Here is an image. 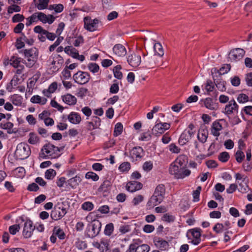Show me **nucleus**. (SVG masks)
<instances>
[{"label":"nucleus","mask_w":252,"mask_h":252,"mask_svg":"<svg viewBox=\"0 0 252 252\" xmlns=\"http://www.w3.org/2000/svg\"><path fill=\"white\" fill-rule=\"evenodd\" d=\"M188 158L184 155H180L169 166V173L177 180H183L189 177L191 170L187 167Z\"/></svg>","instance_id":"nucleus-1"},{"label":"nucleus","mask_w":252,"mask_h":252,"mask_svg":"<svg viewBox=\"0 0 252 252\" xmlns=\"http://www.w3.org/2000/svg\"><path fill=\"white\" fill-rule=\"evenodd\" d=\"M60 156V148L50 143L45 144L41 150L40 157L44 158L55 159Z\"/></svg>","instance_id":"nucleus-2"},{"label":"nucleus","mask_w":252,"mask_h":252,"mask_svg":"<svg viewBox=\"0 0 252 252\" xmlns=\"http://www.w3.org/2000/svg\"><path fill=\"white\" fill-rule=\"evenodd\" d=\"M31 153L30 147L25 143H20L17 146L14 155L16 159L23 160L27 158Z\"/></svg>","instance_id":"nucleus-3"},{"label":"nucleus","mask_w":252,"mask_h":252,"mask_svg":"<svg viewBox=\"0 0 252 252\" xmlns=\"http://www.w3.org/2000/svg\"><path fill=\"white\" fill-rule=\"evenodd\" d=\"M67 209L63 203H58L51 213V217L54 220H60L67 213Z\"/></svg>","instance_id":"nucleus-4"},{"label":"nucleus","mask_w":252,"mask_h":252,"mask_svg":"<svg viewBox=\"0 0 252 252\" xmlns=\"http://www.w3.org/2000/svg\"><path fill=\"white\" fill-rule=\"evenodd\" d=\"M37 20L44 24L47 23L50 25L54 22L55 18L52 15H46L42 12H38L32 14V22Z\"/></svg>","instance_id":"nucleus-5"},{"label":"nucleus","mask_w":252,"mask_h":252,"mask_svg":"<svg viewBox=\"0 0 252 252\" xmlns=\"http://www.w3.org/2000/svg\"><path fill=\"white\" fill-rule=\"evenodd\" d=\"M73 79L78 84L84 85L89 81L90 75L87 72L79 70L73 75Z\"/></svg>","instance_id":"nucleus-6"},{"label":"nucleus","mask_w":252,"mask_h":252,"mask_svg":"<svg viewBox=\"0 0 252 252\" xmlns=\"http://www.w3.org/2000/svg\"><path fill=\"white\" fill-rule=\"evenodd\" d=\"M238 112V105L234 99L228 101L222 111V112L228 116L237 114Z\"/></svg>","instance_id":"nucleus-7"},{"label":"nucleus","mask_w":252,"mask_h":252,"mask_svg":"<svg viewBox=\"0 0 252 252\" xmlns=\"http://www.w3.org/2000/svg\"><path fill=\"white\" fill-rule=\"evenodd\" d=\"M144 64L146 67L151 68H153L155 66H160L162 63H160L159 58L154 55L153 56H149L148 55L143 57Z\"/></svg>","instance_id":"nucleus-8"},{"label":"nucleus","mask_w":252,"mask_h":252,"mask_svg":"<svg viewBox=\"0 0 252 252\" xmlns=\"http://www.w3.org/2000/svg\"><path fill=\"white\" fill-rule=\"evenodd\" d=\"M64 51L66 54L71 56L73 59L79 61L80 62H83L85 59L84 55H79L78 50L72 46H67L65 47Z\"/></svg>","instance_id":"nucleus-9"},{"label":"nucleus","mask_w":252,"mask_h":252,"mask_svg":"<svg viewBox=\"0 0 252 252\" xmlns=\"http://www.w3.org/2000/svg\"><path fill=\"white\" fill-rule=\"evenodd\" d=\"M170 124L168 123H161L156 124L152 129L154 134L158 136L163 133L166 130L170 127Z\"/></svg>","instance_id":"nucleus-10"},{"label":"nucleus","mask_w":252,"mask_h":252,"mask_svg":"<svg viewBox=\"0 0 252 252\" xmlns=\"http://www.w3.org/2000/svg\"><path fill=\"white\" fill-rule=\"evenodd\" d=\"M127 62L132 67L138 66L141 62V56L134 52L129 53L126 57Z\"/></svg>","instance_id":"nucleus-11"},{"label":"nucleus","mask_w":252,"mask_h":252,"mask_svg":"<svg viewBox=\"0 0 252 252\" xmlns=\"http://www.w3.org/2000/svg\"><path fill=\"white\" fill-rule=\"evenodd\" d=\"M84 28L87 31L94 32L97 29L98 20L97 19H92L89 17L84 18Z\"/></svg>","instance_id":"nucleus-12"},{"label":"nucleus","mask_w":252,"mask_h":252,"mask_svg":"<svg viewBox=\"0 0 252 252\" xmlns=\"http://www.w3.org/2000/svg\"><path fill=\"white\" fill-rule=\"evenodd\" d=\"M222 120H216L214 121L211 126L210 132L214 137H216V140L218 139L221 133L222 129V125L220 123Z\"/></svg>","instance_id":"nucleus-13"},{"label":"nucleus","mask_w":252,"mask_h":252,"mask_svg":"<svg viewBox=\"0 0 252 252\" xmlns=\"http://www.w3.org/2000/svg\"><path fill=\"white\" fill-rule=\"evenodd\" d=\"M63 63V59L58 55L53 58L50 67V70L52 73L57 72Z\"/></svg>","instance_id":"nucleus-14"},{"label":"nucleus","mask_w":252,"mask_h":252,"mask_svg":"<svg viewBox=\"0 0 252 252\" xmlns=\"http://www.w3.org/2000/svg\"><path fill=\"white\" fill-rule=\"evenodd\" d=\"M101 227V222L98 220H94L91 225V229L88 232L89 237L94 238L96 236L99 234Z\"/></svg>","instance_id":"nucleus-15"},{"label":"nucleus","mask_w":252,"mask_h":252,"mask_svg":"<svg viewBox=\"0 0 252 252\" xmlns=\"http://www.w3.org/2000/svg\"><path fill=\"white\" fill-rule=\"evenodd\" d=\"M245 52L241 48H236L230 51L229 59L231 61L236 62L241 60L244 56Z\"/></svg>","instance_id":"nucleus-16"},{"label":"nucleus","mask_w":252,"mask_h":252,"mask_svg":"<svg viewBox=\"0 0 252 252\" xmlns=\"http://www.w3.org/2000/svg\"><path fill=\"white\" fill-rule=\"evenodd\" d=\"M192 239L191 241L192 244L195 246L198 245L201 242V232L200 228H194L189 230Z\"/></svg>","instance_id":"nucleus-17"},{"label":"nucleus","mask_w":252,"mask_h":252,"mask_svg":"<svg viewBox=\"0 0 252 252\" xmlns=\"http://www.w3.org/2000/svg\"><path fill=\"white\" fill-rule=\"evenodd\" d=\"M143 156V150L140 147H136L130 151V158L132 161H137Z\"/></svg>","instance_id":"nucleus-18"},{"label":"nucleus","mask_w":252,"mask_h":252,"mask_svg":"<svg viewBox=\"0 0 252 252\" xmlns=\"http://www.w3.org/2000/svg\"><path fill=\"white\" fill-rule=\"evenodd\" d=\"M113 54L118 57H124L127 54L126 48L121 44H117L113 47Z\"/></svg>","instance_id":"nucleus-19"},{"label":"nucleus","mask_w":252,"mask_h":252,"mask_svg":"<svg viewBox=\"0 0 252 252\" xmlns=\"http://www.w3.org/2000/svg\"><path fill=\"white\" fill-rule=\"evenodd\" d=\"M208 130L207 127L204 126L200 127L197 133V139L202 143H205L208 137Z\"/></svg>","instance_id":"nucleus-20"},{"label":"nucleus","mask_w":252,"mask_h":252,"mask_svg":"<svg viewBox=\"0 0 252 252\" xmlns=\"http://www.w3.org/2000/svg\"><path fill=\"white\" fill-rule=\"evenodd\" d=\"M129 250L130 252H149L150 251V247L146 244H142L137 246L135 243L131 244L129 246Z\"/></svg>","instance_id":"nucleus-21"},{"label":"nucleus","mask_w":252,"mask_h":252,"mask_svg":"<svg viewBox=\"0 0 252 252\" xmlns=\"http://www.w3.org/2000/svg\"><path fill=\"white\" fill-rule=\"evenodd\" d=\"M61 98L64 103L69 106H73L77 102L76 97L70 94H66L62 95Z\"/></svg>","instance_id":"nucleus-22"},{"label":"nucleus","mask_w":252,"mask_h":252,"mask_svg":"<svg viewBox=\"0 0 252 252\" xmlns=\"http://www.w3.org/2000/svg\"><path fill=\"white\" fill-rule=\"evenodd\" d=\"M142 184L140 182L131 181L126 184V189L128 191L133 192L142 189Z\"/></svg>","instance_id":"nucleus-23"},{"label":"nucleus","mask_w":252,"mask_h":252,"mask_svg":"<svg viewBox=\"0 0 252 252\" xmlns=\"http://www.w3.org/2000/svg\"><path fill=\"white\" fill-rule=\"evenodd\" d=\"M154 242L156 247L161 251L167 250L169 246L168 243L161 238H156Z\"/></svg>","instance_id":"nucleus-24"},{"label":"nucleus","mask_w":252,"mask_h":252,"mask_svg":"<svg viewBox=\"0 0 252 252\" xmlns=\"http://www.w3.org/2000/svg\"><path fill=\"white\" fill-rule=\"evenodd\" d=\"M32 68H40L41 61L38 58V51L36 48L32 49Z\"/></svg>","instance_id":"nucleus-25"},{"label":"nucleus","mask_w":252,"mask_h":252,"mask_svg":"<svg viewBox=\"0 0 252 252\" xmlns=\"http://www.w3.org/2000/svg\"><path fill=\"white\" fill-rule=\"evenodd\" d=\"M23 235L25 238H29L32 236V221L30 219L26 220L25 222Z\"/></svg>","instance_id":"nucleus-26"},{"label":"nucleus","mask_w":252,"mask_h":252,"mask_svg":"<svg viewBox=\"0 0 252 252\" xmlns=\"http://www.w3.org/2000/svg\"><path fill=\"white\" fill-rule=\"evenodd\" d=\"M68 121L74 125L79 124L81 121V117L79 114L75 112H71L67 117Z\"/></svg>","instance_id":"nucleus-27"},{"label":"nucleus","mask_w":252,"mask_h":252,"mask_svg":"<svg viewBox=\"0 0 252 252\" xmlns=\"http://www.w3.org/2000/svg\"><path fill=\"white\" fill-rule=\"evenodd\" d=\"M154 55L158 57L160 61H162V57L164 55V50L161 44L159 42H155L154 45Z\"/></svg>","instance_id":"nucleus-28"},{"label":"nucleus","mask_w":252,"mask_h":252,"mask_svg":"<svg viewBox=\"0 0 252 252\" xmlns=\"http://www.w3.org/2000/svg\"><path fill=\"white\" fill-rule=\"evenodd\" d=\"M163 200L160 195L153 194L148 202V205L150 207H154L160 204Z\"/></svg>","instance_id":"nucleus-29"},{"label":"nucleus","mask_w":252,"mask_h":252,"mask_svg":"<svg viewBox=\"0 0 252 252\" xmlns=\"http://www.w3.org/2000/svg\"><path fill=\"white\" fill-rule=\"evenodd\" d=\"M203 104L204 106L208 109L215 110L218 109L217 103L210 97L206 98L203 100Z\"/></svg>","instance_id":"nucleus-30"},{"label":"nucleus","mask_w":252,"mask_h":252,"mask_svg":"<svg viewBox=\"0 0 252 252\" xmlns=\"http://www.w3.org/2000/svg\"><path fill=\"white\" fill-rule=\"evenodd\" d=\"M58 88V83L56 82H54L51 83L47 90H44L43 93L45 95L49 97L50 96L51 94L54 93Z\"/></svg>","instance_id":"nucleus-31"},{"label":"nucleus","mask_w":252,"mask_h":252,"mask_svg":"<svg viewBox=\"0 0 252 252\" xmlns=\"http://www.w3.org/2000/svg\"><path fill=\"white\" fill-rule=\"evenodd\" d=\"M81 181V178L79 176H75V177L70 178L67 181L68 185L72 188H76Z\"/></svg>","instance_id":"nucleus-32"},{"label":"nucleus","mask_w":252,"mask_h":252,"mask_svg":"<svg viewBox=\"0 0 252 252\" xmlns=\"http://www.w3.org/2000/svg\"><path fill=\"white\" fill-rule=\"evenodd\" d=\"M49 10H54L56 13L62 12L64 9L63 4L61 3L51 4L48 6Z\"/></svg>","instance_id":"nucleus-33"},{"label":"nucleus","mask_w":252,"mask_h":252,"mask_svg":"<svg viewBox=\"0 0 252 252\" xmlns=\"http://www.w3.org/2000/svg\"><path fill=\"white\" fill-rule=\"evenodd\" d=\"M191 138L184 132H183L179 137L178 143L181 146H184L189 141Z\"/></svg>","instance_id":"nucleus-34"},{"label":"nucleus","mask_w":252,"mask_h":252,"mask_svg":"<svg viewBox=\"0 0 252 252\" xmlns=\"http://www.w3.org/2000/svg\"><path fill=\"white\" fill-rule=\"evenodd\" d=\"M53 234H55L60 240H63L65 238V233L63 230L59 226L54 227L53 230Z\"/></svg>","instance_id":"nucleus-35"},{"label":"nucleus","mask_w":252,"mask_h":252,"mask_svg":"<svg viewBox=\"0 0 252 252\" xmlns=\"http://www.w3.org/2000/svg\"><path fill=\"white\" fill-rule=\"evenodd\" d=\"M154 194L160 195L161 197L164 198L165 194V188L163 185H159L156 188Z\"/></svg>","instance_id":"nucleus-36"},{"label":"nucleus","mask_w":252,"mask_h":252,"mask_svg":"<svg viewBox=\"0 0 252 252\" xmlns=\"http://www.w3.org/2000/svg\"><path fill=\"white\" fill-rule=\"evenodd\" d=\"M123 131V126L121 123H117L114 127L113 135L117 137L121 135Z\"/></svg>","instance_id":"nucleus-37"},{"label":"nucleus","mask_w":252,"mask_h":252,"mask_svg":"<svg viewBox=\"0 0 252 252\" xmlns=\"http://www.w3.org/2000/svg\"><path fill=\"white\" fill-rule=\"evenodd\" d=\"M85 178L88 180H91L94 182H96L98 181L99 177L95 173L92 171H89L86 173Z\"/></svg>","instance_id":"nucleus-38"},{"label":"nucleus","mask_w":252,"mask_h":252,"mask_svg":"<svg viewBox=\"0 0 252 252\" xmlns=\"http://www.w3.org/2000/svg\"><path fill=\"white\" fill-rule=\"evenodd\" d=\"M239 188L238 190L242 193H245L249 191L250 188L248 185V183L238 182Z\"/></svg>","instance_id":"nucleus-39"},{"label":"nucleus","mask_w":252,"mask_h":252,"mask_svg":"<svg viewBox=\"0 0 252 252\" xmlns=\"http://www.w3.org/2000/svg\"><path fill=\"white\" fill-rule=\"evenodd\" d=\"M56 175V172L52 168L47 169L45 172V178L49 180H53Z\"/></svg>","instance_id":"nucleus-40"},{"label":"nucleus","mask_w":252,"mask_h":252,"mask_svg":"<svg viewBox=\"0 0 252 252\" xmlns=\"http://www.w3.org/2000/svg\"><path fill=\"white\" fill-rule=\"evenodd\" d=\"M11 101L12 103L16 106L21 105L22 103V97L18 94H14L11 96Z\"/></svg>","instance_id":"nucleus-41"},{"label":"nucleus","mask_w":252,"mask_h":252,"mask_svg":"<svg viewBox=\"0 0 252 252\" xmlns=\"http://www.w3.org/2000/svg\"><path fill=\"white\" fill-rule=\"evenodd\" d=\"M49 0H38V3L36 5L39 10H43L48 8Z\"/></svg>","instance_id":"nucleus-42"},{"label":"nucleus","mask_w":252,"mask_h":252,"mask_svg":"<svg viewBox=\"0 0 252 252\" xmlns=\"http://www.w3.org/2000/svg\"><path fill=\"white\" fill-rule=\"evenodd\" d=\"M121 66L120 65L116 66L113 68V73L114 77L118 79H121L123 77V74L121 71Z\"/></svg>","instance_id":"nucleus-43"},{"label":"nucleus","mask_w":252,"mask_h":252,"mask_svg":"<svg viewBox=\"0 0 252 252\" xmlns=\"http://www.w3.org/2000/svg\"><path fill=\"white\" fill-rule=\"evenodd\" d=\"M111 186V182L109 180H105L100 186L99 189L102 191L106 192L110 189Z\"/></svg>","instance_id":"nucleus-44"},{"label":"nucleus","mask_w":252,"mask_h":252,"mask_svg":"<svg viewBox=\"0 0 252 252\" xmlns=\"http://www.w3.org/2000/svg\"><path fill=\"white\" fill-rule=\"evenodd\" d=\"M214 89V84L211 81L209 80L204 84L203 90L209 93L213 91Z\"/></svg>","instance_id":"nucleus-45"},{"label":"nucleus","mask_w":252,"mask_h":252,"mask_svg":"<svg viewBox=\"0 0 252 252\" xmlns=\"http://www.w3.org/2000/svg\"><path fill=\"white\" fill-rule=\"evenodd\" d=\"M201 190V187L200 186H198L196 190H194L192 192V197L193 200L192 201L194 202H196L199 201L200 199V193Z\"/></svg>","instance_id":"nucleus-46"},{"label":"nucleus","mask_w":252,"mask_h":252,"mask_svg":"<svg viewBox=\"0 0 252 252\" xmlns=\"http://www.w3.org/2000/svg\"><path fill=\"white\" fill-rule=\"evenodd\" d=\"M229 154L227 152H221L219 154L218 156V159L220 161L222 162H227L229 160Z\"/></svg>","instance_id":"nucleus-47"},{"label":"nucleus","mask_w":252,"mask_h":252,"mask_svg":"<svg viewBox=\"0 0 252 252\" xmlns=\"http://www.w3.org/2000/svg\"><path fill=\"white\" fill-rule=\"evenodd\" d=\"M235 177L237 182L239 181L240 182H243L245 183H249V179L248 177L244 174L238 173L235 174Z\"/></svg>","instance_id":"nucleus-48"},{"label":"nucleus","mask_w":252,"mask_h":252,"mask_svg":"<svg viewBox=\"0 0 252 252\" xmlns=\"http://www.w3.org/2000/svg\"><path fill=\"white\" fill-rule=\"evenodd\" d=\"M130 169V164L128 162H124L120 164L119 169L121 172H127Z\"/></svg>","instance_id":"nucleus-49"},{"label":"nucleus","mask_w":252,"mask_h":252,"mask_svg":"<svg viewBox=\"0 0 252 252\" xmlns=\"http://www.w3.org/2000/svg\"><path fill=\"white\" fill-rule=\"evenodd\" d=\"M71 72L68 69L64 68L61 73V78L63 80H66L71 78Z\"/></svg>","instance_id":"nucleus-50"},{"label":"nucleus","mask_w":252,"mask_h":252,"mask_svg":"<svg viewBox=\"0 0 252 252\" xmlns=\"http://www.w3.org/2000/svg\"><path fill=\"white\" fill-rule=\"evenodd\" d=\"M88 67L89 70L94 74L98 72L99 70V65L96 63H91L88 64Z\"/></svg>","instance_id":"nucleus-51"},{"label":"nucleus","mask_w":252,"mask_h":252,"mask_svg":"<svg viewBox=\"0 0 252 252\" xmlns=\"http://www.w3.org/2000/svg\"><path fill=\"white\" fill-rule=\"evenodd\" d=\"M47 102V99L45 97H40L39 95L32 96V103H40L44 104Z\"/></svg>","instance_id":"nucleus-52"},{"label":"nucleus","mask_w":252,"mask_h":252,"mask_svg":"<svg viewBox=\"0 0 252 252\" xmlns=\"http://www.w3.org/2000/svg\"><path fill=\"white\" fill-rule=\"evenodd\" d=\"M84 40L82 35L74 37L73 44L75 47H79L84 43Z\"/></svg>","instance_id":"nucleus-53"},{"label":"nucleus","mask_w":252,"mask_h":252,"mask_svg":"<svg viewBox=\"0 0 252 252\" xmlns=\"http://www.w3.org/2000/svg\"><path fill=\"white\" fill-rule=\"evenodd\" d=\"M114 231V224L113 223L107 224L104 229V234L107 236H110Z\"/></svg>","instance_id":"nucleus-54"},{"label":"nucleus","mask_w":252,"mask_h":252,"mask_svg":"<svg viewBox=\"0 0 252 252\" xmlns=\"http://www.w3.org/2000/svg\"><path fill=\"white\" fill-rule=\"evenodd\" d=\"M168 149L173 154H179L181 152V149L173 143L168 146Z\"/></svg>","instance_id":"nucleus-55"},{"label":"nucleus","mask_w":252,"mask_h":252,"mask_svg":"<svg viewBox=\"0 0 252 252\" xmlns=\"http://www.w3.org/2000/svg\"><path fill=\"white\" fill-rule=\"evenodd\" d=\"M153 167V163L152 161H145L142 166L143 170L148 172L150 171Z\"/></svg>","instance_id":"nucleus-56"},{"label":"nucleus","mask_w":252,"mask_h":252,"mask_svg":"<svg viewBox=\"0 0 252 252\" xmlns=\"http://www.w3.org/2000/svg\"><path fill=\"white\" fill-rule=\"evenodd\" d=\"M89 93V91L87 89L85 88H82L79 89L77 96L81 98H83L84 97L87 96Z\"/></svg>","instance_id":"nucleus-57"},{"label":"nucleus","mask_w":252,"mask_h":252,"mask_svg":"<svg viewBox=\"0 0 252 252\" xmlns=\"http://www.w3.org/2000/svg\"><path fill=\"white\" fill-rule=\"evenodd\" d=\"M245 158V154L242 150H238L235 154V158L237 162L241 163Z\"/></svg>","instance_id":"nucleus-58"},{"label":"nucleus","mask_w":252,"mask_h":252,"mask_svg":"<svg viewBox=\"0 0 252 252\" xmlns=\"http://www.w3.org/2000/svg\"><path fill=\"white\" fill-rule=\"evenodd\" d=\"M81 207L84 210L90 211L93 209L94 204L91 202H85L82 204Z\"/></svg>","instance_id":"nucleus-59"},{"label":"nucleus","mask_w":252,"mask_h":252,"mask_svg":"<svg viewBox=\"0 0 252 252\" xmlns=\"http://www.w3.org/2000/svg\"><path fill=\"white\" fill-rule=\"evenodd\" d=\"M161 220L164 221L170 222L174 221L175 217L172 215L166 213L163 215L162 217Z\"/></svg>","instance_id":"nucleus-60"},{"label":"nucleus","mask_w":252,"mask_h":252,"mask_svg":"<svg viewBox=\"0 0 252 252\" xmlns=\"http://www.w3.org/2000/svg\"><path fill=\"white\" fill-rule=\"evenodd\" d=\"M237 100L239 103H244L249 101V97L244 94H240L237 98Z\"/></svg>","instance_id":"nucleus-61"},{"label":"nucleus","mask_w":252,"mask_h":252,"mask_svg":"<svg viewBox=\"0 0 252 252\" xmlns=\"http://www.w3.org/2000/svg\"><path fill=\"white\" fill-rule=\"evenodd\" d=\"M20 227L19 224H14L9 227V231L12 235H15L19 231Z\"/></svg>","instance_id":"nucleus-62"},{"label":"nucleus","mask_w":252,"mask_h":252,"mask_svg":"<svg viewBox=\"0 0 252 252\" xmlns=\"http://www.w3.org/2000/svg\"><path fill=\"white\" fill-rule=\"evenodd\" d=\"M21 7L16 4H12L8 7L7 12L8 13H12L13 12H20Z\"/></svg>","instance_id":"nucleus-63"},{"label":"nucleus","mask_w":252,"mask_h":252,"mask_svg":"<svg viewBox=\"0 0 252 252\" xmlns=\"http://www.w3.org/2000/svg\"><path fill=\"white\" fill-rule=\"evenodd\" d=\"M224 229V226L223 224L217 223L213 227V230L217 233L221 232Z\"/></svg>","instance_id":"nucleus-64"}]
</instances>
